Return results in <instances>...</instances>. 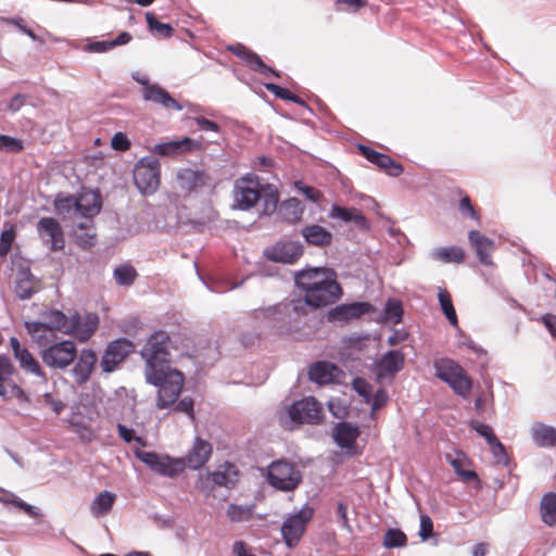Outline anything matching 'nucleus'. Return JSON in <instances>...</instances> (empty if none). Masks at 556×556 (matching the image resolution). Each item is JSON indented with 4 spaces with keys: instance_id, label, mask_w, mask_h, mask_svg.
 Instances as JSON below:
<instances>
[{
    "instance_id": "nucleus-1",
    "label": "nucleus",
    "mask_w": 556,
    "mask_h": 556,
    "mask_svg": "<svg viewBox=\"0 0 556 556\" xmlns=\"http://www.w3.org/2000/svg\"><path fill=\"white\" fill-rule=\"evenodd\" d=\"M233 210L250 211L262 202L260 217H271L279 203V189L254 174L248 173L235 180Z\"/></svg>"
},
{
    "instance_id": "nucleus-2",
    "label": "nucleus",
    "mask_w": 556,
    "mask_h": 556,
    "mask_svg": "<svg viewBox=\"0 0 556 556\" xmlns=\"http://www.w3.org/2000/svg\"><path fill=\"white\" fill-rule=\"evenodd\" d=\"M306 316L303 308H298L295 298L286 299L268 307L256 308L253 318L258 320L270 334L294 337L303 326L302 317Z\"/></svg>"
},
{
    "instance_id": "nucleus-3",
    "label": "nucleus",
    "mask_w": 556,
    "mask_h": 556,
    "mask_svg": "<svg viewBox=\"0 0 556 556\" xmlns=\"http://www.w3.org/2000/svg\"><path fill=\"white\" fill-rule=\"evenodd\" d=\"M338 275L333 268L326 269V275L320 281L304 286L303 296L296 299L298 308L304 309L306 315L311 311H316L339 301L343 295V289L337 279Z\"/></svg>"
},
{
    "instance_id": "nucleus-4",
    "label": "nucleus",
    "mask_w": 556,
    "mask_h": 556,
    "mask_svg": "<svg viewBox=\"0 0 556 556\" xmlns=\"http://www.w3.org/2000/svg\"><path fill=\"white\" fill-rule=\"evenodd\" d=\"M147 383L157 388L156 407L165 409L173 406L185 383L184 374L177 368L157 369L144 372Z\"/></svg>"
},
{
    "instance_id": "nucleus-5",
    "label": "nucleus",
    "mask_w": 556,
    "mask_h": 556,
    "mask_svg": "<svg viewBox=\"0 0 556 556\" xmlns=\"http://www.w3.org/2000/svg\"><path fill=\"white\" fill-rule=\"evenodd\" d=\"M170 338L164 330H156L150 334L140 355L146 361L144 372L168 369L172 367V357L168 350Z\"/></svg>"
},
{
    "instance_id": "nucleus-6",
    "label": "nucleus",
    "mask_w": 556,
    "mask_h": 556,
    "mask_svg": "<svg viewBox=\"0 0 556 556\" xmlns=\"http://www.w3.org/2000/svg\"><path fill=\"white\" fill-rule=\"evenodd\" d=\"M267 483L277 491L293 492L303 481V473L294 463L281 458L273 460L266 469Z\"/></svg>"
},
{
    "instance_id": "nucleus-7",
    "label": "nucleus",
    "mask_w": 556,
    "mask_h": 556,
    "mask_svg": "<svg viewBox=\"0 0 556 556\" xmlns=\"http://www.w3.org/2000/svg\"><path fill=\"white\" fill-rule=\"evenodd\" d=\"M433 369L434 376L445 382L458 396L468 397L472 389V380L456 361L447 357L435 359Z\"/></svg>"
},
{
    "instance_id": "nucleus-8",
    "label": "nucleus",
    "mask_w": 556,
    "mask_h": 556,
    "mask_svg": "<svg viewBox=\"0 0 556 556\" xmlns=\"http://www.w3.org/2000/svg\"><path fill=\"white\" fill-rule=\"evenodd\" d=\"M132 179L138 191L143 195L153 194L161 181V164L154 156L141 157L132 169Z\"/></svg>"
},
{
    "instance_id": "nucleus-9",
    "label": "nucleus",
    "mask_w": 556,
    "mask_h": 556,
    "mask_svg": "<svg viewBox=\"0 0 556 556\" xmlns=\"http://www.w3.org/2000/svg\"><path fill=\"white\" fill-rule=\"evenodd\" d=\"M134 454L137 459L163 477L176 478L182 473L186 468L184 459L172 457L169 455H161L154 451L136 448Z\"/></svg>"
},
{
    "instance_id": "nucleus-10",
    "label": "nucleus",
    "mask_w": 556,
    "mask_h": 556,
    "mask_svg": "<svg viewBox=\"0 0 556 556\" xmlns=\"http://www.w3.org/2000/svg\"><path fill=\"white\" fill-rule=\"evenodd\" d=\"M39 355L43 364L49 368L63 370L76 359L77 345L70 339L52 342L50 345L41 349Z\"/></svg>"
},
{
    "instance_id": "nucleus-11",
    "label": "nucleus",
    "mask_w": 556,
    "mask_h": 556,
    "mask_svg": "<svg viewBox=\"0 0 556 556\" xmlns=\"http://www.w3.org/2000/svg\"><path fill=\"white\" fill-rule=\"evenodd\" d=\"M135 342L126 337H119L110 341L101 356L100 367L104 374H112L119 369L129 355L135 353Z\"/></svg>"
},
{
    "instance_id": "nucleus-12",
    "label": "nucleus",
    "mask_w": 556,
    "mask_h": 556,
    "mask_svg": "<svg viewBox=\"0 0 556 556\" xmlns=\"http://www.w3.org/2000/svg\"><path fill=\"white\" fill-rule=\"evenodd\" d=\"M287 414L292 422L299 425H319L325 416L321 403L312 395L292 402Z\"/></svg>"
},
{
    "instance_id": "nucleus-13",
    "label": "nucleus",
    "mask_w": 556,
    "mask_h": 556,
    "mask_svg": "<svg viewBox=\"0 0 556 556\" xmlns=\"http://www.w3.org/2000/svg\"><path fill=\"white\" fill-rule=\"evenodd\" d=\"M376 306L369 301L340 303L327 311L325 318L330 324L348 325L363 316L374 314Z\"/></svg>"
},
{
    "instance_id": "nucleus-14",
    "label": "nucleus",
    "mask_w": 556,
    "mask_h": 556,
    "mask_svg": "<svg viewBox=\"0 0 556 556\" xmlns=\"http://www.w3.org/2000/svg\"><path fill=\"white\" fill-rule=\"evenodd\" d=\"M304 253V245L300 241L279 240L263 251V256L273 262L286 265L295 264Z\"/></svg>"
},
{
    "instance_id": "nucleus-15",
    "label": "nucleus",
    "mask_w": 556,
    "mask_h": 556,
    "mask_svg": "<svg viewBox=\"0 0 556 556\" xmlns=\"http://www.w3.org/2000/svg\"><path fill=\"white\" fill-rule=\"evenodd\" d=\"M176 184L185 195L198 194L211 187V177L203 169L180 168L176 174Z\"/></svg>"
},
{
    "instance_id": "nucleus-16",
    "label": "nucleus",
    "mask_w": 556,
    "mask_h": 556,
    "mask_svg": "<svg viewBox=\"0 0 556 556\" xmlns=\"http://www.w3.org/2000/svg\"><path fill=\"white\" fill-rule=\"evenodd\" d=\"M99 326V316L96 313H86L83 318L80 313H74L67 316V326L65 334H70L78 339L80 342L89 340L97 331Z\"/></svg>"
},
{
    "instance_id": "nucleus-17",
    "label": "nucleus",
    "mask_w": 556,
    "mask_h": 556,
    "mask_svg": "<svg viewBox=\"0 0 556 556\" xmlns=\"http://www.w3.org/2000/svg\"><path fill=\"white\" fill-rule=\"evenodd\" d=\"M361 435V429L357 424L341 420L336 422L332 428L333 442L342 450L346 451L349 456L357 454V439Z\"/></svg>"
},
{
    "instance_id": "nucleus-18",
    "label": "nucleus",
    "mask_w": 556,
    "mask_h": 556,
    "mask_svg": "<svg viewBox=\"0 0 556 556\" xmlns=\"http://www.w3.org/2000/svg\"><path fill=\"white\" fill-rule=\"evenodd\" d=\"M204 149L202 141L185 136L180 139L168 140L154 144L150 150L152 153L161 156H176L185 152L202 151Z\"/></svg>"
},
{
    "instance_id": "nucleus-19",
    "label": "nucleus",
    "mask_w": 556,
    "mask_h": 556,
    "mask_svg": "<svg viewBox=\"0 0 556 556\" xmlns=\"http://www.w3.org/2000/svg\"><path fill=\"white\" fill-rule=\"evenodd\" d=\"M37 232L39 237L50 242V251H62L65 247V237L60 222L54 217H41L37 222Z\"/></svg>"
},
{
    "instance_id": "nucleus-20",
    "label": "nucleus",
    "mask_w": 556,
    "mask_h": 556,
    "mask_svg": "<svg viewBox=\"0 0 556 556\" xmlns=\"http://www.w3.org/2000/svg\"><path fill=\"white\" fill-rule=\"evenodd\" d=\"M404 363L405 356L401 350H389L374 365L377 380L384 377L394 378L403 369Z\"/></svg>"
},
{
    "instance_id": "nucleus-21",
    "label": "nucleus",
    "mask_w": 556,
    "mask_h": 556,
    "mask_svg": "<svg viewBox=\"0 0 556 556\" xmlns=\"http://www.w3.org/2000/svg\"><path fill=\"white\" fill-rule=\"evenodd\" d=\"M358 150L368 162L383 169L389 176L399 177L404 173L403 165L388 154L378 152L365 144H358Z\"/></svg>"
},
{
    "instance_id": "nucleus-22",
    "label": "nucleus",
    "mask_w": 556,
    "mask_h": 556,
    "mask_svg": "<svg viewBox=\"0 0 556 556\" xmlns=\"http://www.w3.org/2000/svg\"><path fill=\"white\" fill-rule=\"evenodd\" d=\"M76 198L78 199L77 213L84 218L90 219L101 212L103 199L99 189L81 187Z\"/></svg>"
},
{
    "instance_id": "nucleus-23",
    "label": "nucleus",
    "mask_w": 556,
    "mask_h": 556,
    "mask_svg": "<svg viewBox=\"0 0 556 556\" xmlns=\"http://www.w3.org/2000/svg\"><path fill=\"white\" fill-rule=\"evenodd\" d=\"M76 363L71 372L77 386L88 382L98 362L97 353L92 349H83L77 353Z\"/></svg>"
},
{
    "instance_id": "nucleus-24",
    "label": "nucleus",
    "mask_w": 556,
    "mask_h": 556,
    "mask_svg": "<svg viewBox=\"0 0 556 556\" xmlns=\"http://www.w3.org/2000/svg\"><path fill=\"white\" fill-rule=\"evenodd\" d=\"M212 452L213 446L208 441L195 437L192 447L182 459L185 460L186 467L191 470H199L208 462Z\"/></svg>"
},
{
    "instance_id": "nucleus-25",
    "label": "nucleus",
    "mask_w": 556,
    "mask_h": 556,
    "mask_svg": "<svg viewBox=\"0 0 556 556\" xmlns=\"http://www.w3.org/2000/svg\"><path fill=\"white\" fill-rule=\"evenodd\" d=\"M329 217L333 219H340L345 224L353 223L363 232H368L371 228L369 220L366 216L355 207L343 206L339 204H332Z\"/></svg>"
},
{
    "instance_id": "nucleus-26",
    "label": "nucleus",
    "mask_w": 556,
    "mask_h": 556,
    "mask_svg": "<svg viewBox=\"0 0 556 556\" xmlns=\"http://www.w3.org/2000/svg\"><path fill=\"white\" fill-rule=\"evenodd\" d=\"M341 372L338 365L328 361H317L309 365L307 374L312 382L318 386H326L336 382L338 375Z\"/></svg>"
},
{
    "instance_id": "nucleus-27",
    "label": "nucleus",
    "mask_w": 556,
    "mask_h": 556,
    "mask_svg": "<svg viewBox=\"0 0 556 556\" xmlns=\"http://www.w3.org/2000/svg\"><path fill=\"white\" fill-rule=\"evenodd\" d=\"M36 280L37 278L31 273L28 265H20L16 271L14 287L16 296L22 301L29 300L37 292L35 287Z\"/></svg>"
},
{
    "instance_id": "nucleus-28",
    "label": "nucleus",
    "mask_w": 556,
    "mask_h": 556,
    "mask_svg": "<svg viewBox=\"0 0 556 556\" xmlns=\"http://www.w3.org/2000/svg\"><path fill=\"white\" fill-rule=\"evenodd\" d=\"M142 98L146 101H151L161 104L165 109H173L175 111H182L184 105L179 103L173 96L159 84L153 83L147 90H143Z\"/></svg>"
},
{
    "instance_id": "nucleus-29",
    "label": "nucleus",
    "mask_w": 556,
    "mask_h": 556,
    "mask_svg": "<svg viewBox=\"0 0 556 556\" xmlns=\"http://www.w3.org/2000/svg\"><path fill=\"white\" fill-rule=\"evenodd\" d=\"M276 213L281 220L294 225L302 219L304 205L298 198H288L283 201L279 200Z\"/></svg>"
},
{
    "instance_id": "nucleus-30",
    "label": "nucleus",
    "mask_w": 556,
    "mask_h": 556,
    "mask_svg": "<svg viewBox=\"0 0 556 556\" xmlns=\"http://www.w3.org/2000/svg\"><path fill=\"white\" fill-rule=\"evenodd\" d=\"M301 236L307 244L318 248L330 245L333 239L331 231L317 224L304 226Z\"/></svg>"
},
{
    "instance_id": "nucleus-31",
    "label": "nucleus",
    "mask_w": 556,
    "mask_h": 556,
    "mask_svg": "<svg viewBox=\"0 0 556 556\" xmlns=\"http://www.w3.org/2000/svg\"><path fill=\"white\" fill-rule=\"evenodd\" d=\"M468 240L475 248L479 262L484 266L493 265L492 258L488 253V249L494 247V241L476 229L468 232Z\"/></svg>"
},
{
    "instance_id": "nucleus-32",
    "label": "nucleus",
    "mask_w": 556,
    "mask_h": 556,
    "mask_svg": "<svg viewBox=\"0 0 556 556\" xmlns=\"http://www.w3.org/2000/svg\"><path fill=\"white\" fill-rule=\"evenodd\" d=\"M223 468L224 470H208V476L212 477L214 486H224L226 489L235 488V485L238 482V477L240 475L239 469L233 463L229 460H226L223 464Z\"/></svg>"
},
{
    "instance_id": "nucleus-33",
    "label": "nucleus",
    "mask_w": 556,
    "mask_h": 556,
    "mask_svg": "<svg viewBox=\"0 0 556 556\" xmlns=\"http://www.w3.org/2000/svg\"><path fill=\"white\" fill-rule=\"evenodd\" d=\"M14 358L18 362L20 367L24 371L36 376L43 384L48 383V376L46 371L42 369L35 356L28 351V349H23V351L14 356Z\"/></svg>"
},
{
    "instance_id": "nucleus-34",
    "label": "nucleus",
    "mask_w": 556,
    "mask_h": 556,
    "mask_svg": "<svg viewBox=\"0 0 556 556\" xmlns=\"http://www.w3.org/2000/svg\"><path fill=\"white\" fill-rule=\"evenodd\" d=\"M330 267L327 266H306L294 273L293 280L294 286L300 289L302 292L305 291L304 286L314 283L316 281H320L321 277L326 275V269Z\"/></svg>"
},
{
    "instance_id": "nucleus-35",
    "label": "nucleus",
    "mask_w": 556,
    "mask_h": 556,
    "mask_svg": "<svg viewBox=\"0 0 556 556\" xmlns=\"http://www.w3.org/2000/svg\"><path fill=\"white\" fill-rule=\"evenodd\" d=\"M305 531V527L302 526L298 520H295L292 516L288 517L281 526V536L285 541V544L292 548L300 541L302 534Z\"/></svg>"
},
{
    "instance_id": "nucleus-36",
    "label": "nucleus",
    "mask_w": 556,
    "mask_h": 556,
    "mask_svg": "<svg viewBox=\"0 0 556 556\" xmlns=\"http://www.w3.org/2000/svg\"><path fill=\"white\" fill-rule=\"evenodd\" d=\"M40 317L43 318L47 331H59L65 334L67 326V315L58 308L42 311Z\"/></svg>"
},
{
    "instance_id": "nucleus-37",
    "label": "nucleus",
    "mask_w": 556,
    "mask_h": 556,
    "mask_svg": "<svg viewBox=\"0 0 556 556\" xmlns=\"http://www.w3.org/2000/svg\"><path fill=\"white\" fill-rule=\"evenodd\" d=\"M438 301L441 312L447 321L456 329L457 333L463 334V330L458 326V317L452 301V296L446 289L439 288Z\"/></svg>"
},
{
    "instance_id": "nucleus-38",
    "label": "nucleus",
    "mask_w": 556,
    "mask_h": 556,
    "mask_svg": "<svg viewBox=\"0 0 556 556\" xmlns=\"http://www.w3.org/2000/svg\"><path fill=\"white\" fill-rule=\"evenodd\" d=\"M432 260L440 261L442 263H455L460 264L465 261V251L463 248L457 245L435 248L430 252Z\"/></svg>"
},
{
    "instance_id": "nucleus-39",
    "label": "nucleus",
    "mask_w": 556,
    "mask_h": 556,
    "mask_svg": "<svg viewBox=\"0 0 556 556\" xmlns=\"http://www.w3.org/2000/svg\"><path fill=\"white\" fill-rule=\"evenodd\" d=\"M116 501V494L114 492L104 490L96 495L91 503V513L96 517L108 515Z\"/></svg>"
},
{
    "instance_id": "nucleus-40",
    "label": "nucleus",
    "mask_w": 556,
    "mask_h": 556,
    "mask_svg": "<svg viewBox=\"0 0 556 556\" xmlns=\"http://www.w3.org/2000/svg\"><path fill=\"white\" fill-rule=\"evenodd\" d=\"M403 303L401 300L395 298H389L383 306L380 318L378 321H391L393 325H397L403 320Z\"/></svg>"
},
{
    "instance_id": "nucleus-41",
    "label": "nucleus",
    "mask_w": 556,
    "mask_h": 556,
    "mask_svg": "<svg viewBox=\"0 0 556 556\" xmlns=\"http://www.w3.org/2000/svg\"><path fill=\"white\" fill-rule=\"evenodd\" d=\"M532 440L539 447H555L556 428L539 424L532 431Z\"/></svg>"
},
{
    "instance_id": "nucleus-42",
    "label": "nucleus",
    "mask_w": 556,
    "mask_h": 556,
    "mask_svg": "<svg viewBox=\"0 0 556 556\" xmlns=\"http://www.w3.org/2000/svg\"><path fill=\"white\" fill-rule=\"evenodd\" d=\"M540 513L542 521L548 526L554 527L556 525V493L547 492L542 496L540 503Z\"/></svg>"
},
{
    "instance_id": "nucleus-43",
    "label": "nucleus",
    "mask_w": 556,
    "mask_h": 556,
    "mask_svg": "<svg viewBox=\"0 0 556 556\" xmlns=\"http://www.w3.org/2000/svg\"><path fill=\"white\" fill-rule=\"evenodd\" d=\"M78 199L76 195L58 192L53 200V207L56 215L65 217L72 211L77 212Z\"/></svg>"
},
{
    "instance_id": "nucleus-44",
    "label": "nucleus",
    "mask_w": 556,
    "mask_h": 556,
    "mask_svg": "<svg viewBox=\"0 0 556 556\" xmlns=\"http://www.w3.org/2000/svg\"><path fill=\"white\" fill-rule=\"evenodd\" d=\"M264 87L266 88V90L271 92L276 98L283 101L295 103L313 113V110L309 108V105L301 97L294 94L288 88L281 87L275 83H265Z\"/></svg>"
},
{
    "instance_id": "nucleus-45",
    "label": "nucleus",
    "mask_w": 556,
    "mask_h": 556,
    "mask_svg": "<svg viewBox=\"0 0 556 556\" xmlns=\"http://www.w3.org/2000/svg\"><path fill=\"white\" fill-rule=\"evenodd\" d=\"M408 543L407 535L400 528H388L384 532L382 546L386 549L402 548Z\"/></svg>"
},
{
    "instance_id": "nucleus-46",
    "label": "nucleus",
    "mask_w": 556,
    "mask_h": 556,
    "mask_svg": "<svg viewBox=\"0 0 556 556\" xmlns=\"http://www.w3.org/2000/svg\"><path fill=\"white\" fill-rule=\"evenodd\" d=\"M446 459L453 467L457 477H459L464 481H473L475 489L477 491L482 489V481L475 470L463 468L462 462L458 458H452L450 455H447Z\"/></svg>"
},
{
    "instance_id": "nucleus-47",
    "label": "nucleus",
    "mask_w": 556,
    "mask_h": 556,
    "mask_svg": "<svg viewBox=\"0 0 556 556\" xmlns=\"http://www.w3.org/2000/svg\"><path fill=\"white\" fill-rule=\"evenodd\" d=\"M138 276L137 270L130 264H122L113 271V277L118 286H130Z\"/></svg>"
},
{
    "instance_id": "nucleus-48",
    "label": "nucleus",
    "mask_w": 556,
    "mask_h": 556,
    "mask_svg": "<svg viewBox=\"0 0 556 556\" xmlns=\"http://www.w3.org/2000/svg\"><path fill=\"white\" fill-rule=\"evenodd\" d=\"M228 51H230L237 58L241 59L250 68L254 65V63L260 56L255 51L249 49L240 42L229 45Z\"/></svg>"
},
{
    "instance_id": "nucleus-49",
    "label": "nucleus",
    "mask_w": 556,
    "mask_h": 556,
    "mask_svg": "<svg viewBox=\"0 0 556 556\" xmlns=\"http://www.w3.org/2000/svg\"><path fill=\"white\" fill-rule=\"evenodd\" d=\"M293 189L296 193L302 194L306 200L318 203L323 199V193L313 186L305 184L299 179L293 182Z\"/></svg>"
},
{
    "instance_id": "nucleus-50",
    "label": "nucleus",
    "mask_w": 556,
    "mask_h": 556,
    "mask_svg": "<svg viewBox=\"0 0 556 556\" xmlns=\"http://www.w3.org/2000/svg\"><path fill=\"white\" fill-rule=\"evenodd\" d=\"M193 121L199 127V129L204 131H212L218 136V138L212 140L211 142L219 143L220 141L225 140L224 136L222 135V128L216 122L208 119L204 116H194Z\"/></svg>"
},
{
    "instance_id": "nucleus-51",
    "label": "nucleus",
    "mask_w": 556,
    "mask_h": 556,
    "mask_svg": "<svg viewBox=\"0 0 556 556\" xmlns=\"http://www.w3.org/2000/svg\"><path fill=\"white\" fill-rule=\"evenodd\" d=\"M24 142L17 137L0 134V150L9 153H18L24 150Z\"/></svg>"
},
{
    "instance_id": "nucleus-52",
    "label": "nucleus",
    "mask_w": 556,
    "mask_h": 556,
    "mask_svg": "<svg viewBox=\"0 0 556 556\" xmlns=\"http://www.w3.org/2000/svg\"><path fill=\"white\" fill-rule=\"evenodd\" d=\"M469 427L472 430H475L478 435L482 437L485 440L488 445H490L491 443H494L495 440L498 439L496 437V434L494 433L492 427L484 422L472 419L469 421Z\"/></svg>"
},
{
    "instance_id": "nucleus-53",
    "label": "nucleus",
    "mask_w": 556,
    "mask_h": 556,
    "mask_svg": "<svg viewBox=\"0 0 556 556\" xmlns=\"http://www.w3.org/2000/svg\"><path fill=\"white\" fill-rule=\"evenodd\" d=\"M252 506L231 504L228 507L227 515L231 521L240 522L249 520L252 516Z\"/></svg>"
},
{
    "instance_id": "nucleus-54",
    "label": "nucleus",
    "mask_w": 556,
    "mask_h": 556,
    "mask_svg": "<svg viewBox=\"0 0 556 556\" xmlns=\"http://www.w3.org/2000/svg\"><path fill=\"white\" fill-rule=\"evenodd\" d=\"M352 387L353 390L364 399L366 403H369L371 401V394L374 391V388L371 383H369L365 378L363 377H355L352 380Z\"/></svg>"
},
{
    "instance_id": "nucleus-55",
    "label": "nucleus",
    "mask_w": 556,
    "mask_h": 556,
    "mask_svg": "<svg viewBox=\"0 0 556 556\" xmlns=\"http://www.w3.org/2000/svg\"><path fill=\"white\" fill-rule=\"evenodd\" d=\"M5 493L11 496L12 505L14 507L23 510L27 516L33 517V518H37V517H41L42 516L40 510L36 506H34L31 504H28L27 502L23 501L22 498L16 496L13 492L5 491Z\"/></svg>"
},
{
    "instance_id": "nucleus-56",
    "label": "nucleus",
    "mask_w": 556,
    "mask_h": 556,
    "mask_svg": "<svg viewBox=\"0 0 556 556\" xmlns=\"http://www.w3.org/2000/svg\"><path fill=\"white\" fill-rule=\"evenodd\" d=\"M116 428H117V433H118L119 438L125 443L129 444L135 441L138 444H140L141 446L146 445V440L142 437L137 435L134 428L128 427L121 422L117 424Z\"/></svg>"
},
{
    "instance_id": "nucleus-57",
    "label": "nucleus",
    "mask_w": 556,
    "mask_h": 556,
    "mask_svg": "<svg viewBox=\"0 0 556 556\" xmlns=\"http://www.w3.org/2000/svg\"><path fill=\"white\" fill-rule=\"evenodd\" d=\"M15 239V229L14 226H10L9 229H5L0 235V257H4L10 252L13 241Z\"/></svg>"
},
{
    "instance_id": "nucleus-58",
    "label": "nucleus",
    "mask_w": 556,
    "mask_h": 556,
    "mask_svg": "<svg viewBox=\"0 0 556 556\" xmlns=\"http://www.w3.org/2000/svg\"><path fill=\"white\" fill-rule=\"evenodd\" d=\"M459 212L464 217H469L476 222H480V215L476 211L469 195L465 194L459 200Z\"/></svg>"
},
{
    "instance_id": "nucleus-59",
    "label": "nucleus",
    "mask_w": 556,
    "mask_h": 556,
    "mask_svg": "<svg viewBox=\"0 0 556 556\" xmlns=\"http://www.w3.org/2000/svg\"><path fill=\"white\" fill-rule=\"evenodd\" d=\"M389 401V394L386 389L379 388L376 390L375 393L371 394V401L368 403L370 404V415L374 416V414L381 409Z\"/></svg>"
},
{
    "instance_id": "nucleus-60",
    "label": "nucleus",
    "mask_w": 556,
    "mask_h": 556,
    "mask_svg": "<svg viewBox=\"0 0 556 556\" xmlns=\"http://www.w3.org/2000/svg\"><path fill=\"white\" fill-rule=\"evenodd\" d=\"M489 446L497 464H501L503 466L509 465V457L506 447L498 439H496L495 442L491 443Z\"/></svg>"
},
{
    "instance_id": "nucleus-61",
    "label": "nucleus",
    "mask_w": 556,
    "mask_h": 556,
    "mask_svg": "<svg viewBox=\"0 0 556 556\" xmlns=\"http://www.w3.org/2000/svg\"><path fill=\"white\" fill-rule=\"evenodd\" d=\"M418 535L422 542H426L430 538L435 535V533L433 532L432 519L427 514L420 515V526H419Z\"/></svg>"
},
{
    "instance_id": "nucleus-62",
    "label": "nucleus",
    "mask_w": 556,
    "mask_h": 556,
    "mask_svg": "<svg viewBox=\"0 0 556 556\" xmlns=\"http://www.w3.org/2000/svg\"><path fill=\"white\" fill-rule=\"evenodd\" d=\"M174 410L186 414L192 421L195 419L194 401L190 396H184L173 405Z\"/></svg>"
},
{
    "instance_id": "nucleus-63",
    "label": "nucleus",
    "mask_w": 556,
    "mask_h": 556,
    "mask_svg": "<svg viewBox=\"0 0 556 556\" xmlns=\"http://www.w3.org/2000/svg\"><path fill=\"white\" fill-rule=\"evenodd\" d=\"M328 409L330 414L334 417L341 420H344L350 415L349 407L343 404V402L340 399L330 400L328 402Z\"/></svg>"
},
{
    "instance_id": "nucleus-64",
    "label": "nucleus",
    "mask_w": 556,
    "mask_h": 556,
    "mask_svg": "<svg viewBox=\"0 0 556 556\" xmlns=\"http://www.w3.org/2000/svg\"><path fill=\"white\" fill-rule=\"evenodd\" d=\"M111 147L115 151L125 152L130 149L131 142L125 132L117 131L111 139Z\"/></svg>"
}]
</instances>
